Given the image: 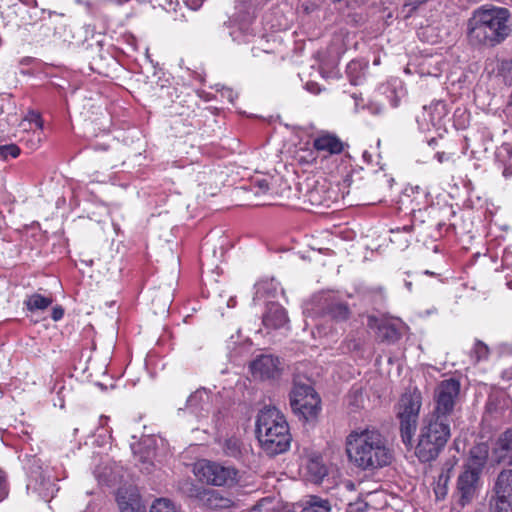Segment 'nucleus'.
I'll return each mask as SVG.
<instances>
[{"label":"nucleus","mask_w":512,"mask_h":512,"mask_svg":"<svg viewBox=\"0 0 512 512\" xmlns=\"http://www.w3.org/2000/svg\"><path fill=\"white\" fill-rule=\"evenodd\" d=\"M39 494L41 498L49 501L57 490L54 484V477L50 471H35L33 480L27 485Z\"/></svg>","instance_id":"obj_12"},{"label":"nucleus","mask_w":512,"mask_h":512,"mask_svg":"<svg viewBox=\"0 0 512 512\" xmlns=\"http://www.w3.org/2000/svg\"><path fill=\"white\" fill-rule=\"evenodd\" d=\"M488 512H512V501L492 496Z\"/></svg>","instance_id":"obj_26"},{"label":"nucleus","mask_w":512,"mask_h":512,"mask_svg":"<svg viewBox=\"0 0 512 512\" xmlns=\"http://www.w3.org/2000/svg\"><path fill=\"white\" fill-rule=\"evenodd\" d=\"M434 142H435V139H432V140L429 142V144H430V145H431V144H434Z\"/></svg>","instance_id":"obj_48"},{"label":"nucleus","mask_w":512,"mask_h":512,"mask_svg":"<svg viewBox=\"0 0 512 512\" xmlns=\"http://www.w3.org/2000/svg\"><path fill=\"white\" fill-rule=\"evenodd\" d=\"M171 304V298L166 295L163 299H160L159 305L156 306L155 313H166L169 310Z\"/></svg>","instance_id":"obj_33"},{"label":"nucleus","mask_w":512,"mask_h":512,"mask_svg":"<svg viewBox=\"0 0 512 512\" xmlns=\"http://www.w3.org/2000/svg\"><path fill=\"white\" fill-rule=\"evenodd\" d=\"M451 436L450 422H442L430 416L423 419L415 455L419 461L435 460L446 446Z\"/></svg>","instance_id":"obj_4"},{"label":"nucleus","mask_w":512,"mask_h":512,"mask_svg":"<svg viewBox=\"0 0 512 512\" xmlns=\"http://www.w3.org/2000/svg\"><path fill=\"white\" fill-rule=\"evenodd\" d=\"M223 452L229 457H238L241 454V442L236 437L228 438L224 441Z\"/></svg>","instance_id":"obj_25"},{"label":"nucleus","mask_w":512,"mask_h":512,"mask_svg":"<svg viewBox=\"0 0 512 512\" xmlns=\"http://www.w3.org/2000/svg\"><path fill=\"white\" fill-rule=\"evenodd\" d=\"M288 323L286 310L278 303H269L263 315V324L267 328L279 329Z\"/></svg>","instance_id":"obj_17"},{"label":"nucleus","mask_w":512,"mask_h":512,"mask_svg":"<svg viewBox=\"0 0 512 512\" xmlns=\"http://www.w3.org/2000/svg\"><path fill=\"white\" fill-rule=\"evenodd\" d=\"M479 478V472L467 468L458 476L457 493L462 506L466 505L474 498L479 487Z\"/></svg>","instance_id":"obj_10"},{"label":"nucleus","mask_w":512,"mask_h":512,"mask_svg":"<svg viewBox=\"0 0 512 512\" xmlns=\"http://www.w3.org/2000/svg\"><path fill=\"white\" fill-rule=\"evenodd\" d=\"M193 473L200 482L216 487H232L240 480L239 470L235 466L208 459L195 462Z\"/></svg>","instance_id":"obj_6"},{"label":"nucleus","mask_w":512,"mask_h":512,"mask_svg":"<svg viewBox=\"0 0 512 512\" xmlns=\"http://www.w3.org/2000/svg\"><path fill=\"white\" fill-rule=\"evenodd\" d=\"M255 432L261 448L269 456L282 454L290 447L291 434L288 423L275 407L260 410Z\"/></svg>","instance_id":"obj_3"},{"label":"nucleus","mask_w":512,"mask_h":512,"mask_svg":"<svg viewBox=\"0 0 512 512\" xmlns=\"http://www.w3.org/2000/svg\"><path fill=\"white\" fill-rule=\"evenodd\" d=\"M406 287L411 290V287H412V283L411 282H406Z\"/></svg>","instance_id":"obj_44"},{"label":"nucleus","mask_w":512,"mask_h":512,"mask_svg":"<svg viewBox=\"0 0 512 512\" xmlns=\"http://www.w3.org/2000/svg\"><path fill=\"white\" fill-rule=\"evenodd\" d=\"M225 93H226V96H227V98L229 99V101H230V102H233V101H234V97L236 96V95L234 94V92H233L231 89H227V90L225 91Z\"/></svg>","instance_id":"obj_42"},{"label":"nucleus","mask_w":512,"mask_h":512,"mask_svg":"<svg viewBox=\"0 0 512 512\" xmlns=\"http://www.w3.org/2000/svg\"><path fill=\"white\" fill-rule=\"evenodd\" d=\"M368 326L377 329V337L382 342L395 343L401 337L399 328L390 321H378L371 316L368 318Z\"/></svg>","instance_id":"obj_15"},{"label":"nucleus","mask_w":512,"mask_h":512,"mask_svg":"<svg viewBox=\"0 0 512 512\" xmlns=\"http://www.w3.org/2000/svg\"><path fill=\"white\" fill-rule=\"evenodd\" d=\"M392 106L393 107H397L398 106V99L393 100Z\"/></svg>","instance_id":"obj_43"},{"label":"nucleus","mask_w":512,"mask_h":512,"mask_svg":"<svg viewBox=\"0 0 512 512\" xmlns=\"http://www.w3.org/2000/svg\"><path fill=\"white\" fill-rule=\"evenodd\" d=\"M64 316V309L57 305L55 307H53L52 309V313H51V318L54 320V321H59L60 319H62Z\"/></svg>","instance_id":"obj_36"},{"label":"nucleus","mask_w":512,"mask_h":512,"mask_svg":"<svg viewBox=\"0 0 512 512\" xmlns=\"http://www.w3.org/2000/svg\"><path fill=\"white\" fill-rule=\"evenodd\" d=\"M8 494L5 475L0 471V501H2Z\"/></svg>","instance_id":"obj_35"},{"label":"nucleus","mask_w":512,"mask_h":512,"mask_svg":"<svg viewBox=\"0 0 512 512\" xmlns=\"http://www.w3.org/2000/svg\"><path fill=\"white\" fill-rule=\"evenodd\" d=\"M422 406V395L418 389L405 392L397 405L400 435L406 447L413 446V438L418 426L419 412Z\"/></svg>","instance_id":"obj_5"},{"label":"nucleus","mask_w":512,"mask_h":512,"mask_svg":"<svg viewBox=\"0 0 512 512\" xmlns=\"http://www.w3.org/2000/svg\"><path fill=\"white\" fill-rule=\"evenodd\" d=\"M422 4H424L422 0H406L404 7L408 9L409 14H412Z\"/></svg>","instance_id":"obj_34"},{"label":"nucleus","mask_w":512,"mask_h":512,"mask_svg":"<svg viewBox=\"0 0 512 512\" xmlns=\"http://www.w3.org/2000/svg\"><path fill=\"white\" fill-rule=\"evenodd\" d=\"M158 297V295H155V297L152 299V303L154 304V302L156 301V298Z\"/></svg>","instance_id":"obj_46"},{"label":"nucleus","mask_w":512,"mask_h":512,"mask_svg":"<svg viewBox=\"0 0 512 512\" xmlns=\"http://www.w3.org/2000/svg\"><path fill=\"white\" fill-rule=\"evenodd\" d=\"M313 147L318 152L337 155L343 152L345 144L337 135L321 132L313 139Z\"/></svg>","instance_id":"obj_13"},{"label":"nucleus","mask_w":512,"mask_h":512,"mask_svg":"<svg viewBox=\"0 0 512 512\" xmlns=\"http://www.w3.org/2000/svg\"><path fill=\"white\" fill-rule=\"evenodd\" d=\"M497 157L504 165V176H512V147L509 144H503L497 152Z\"/></svg>","instance_id":"obj_23"},{"label":"nucleus","mask_w":512,"mask_h":512,"mask_svg":"<svg viewBox=\"0 0 512 512\" xmlns=\"http://www.w3.org/2000/svg\"><path fill=\"white\" fill-rule=\"evenodd\" d=\"M52 302L53 299L51 296H43L39 293H34L27 297L25 305L31 312L44 311L52 304Z\"/></svg>","instance_id":"obj_20"},{"label":"nucleus","mask_w":512,"mask_h":512,"mask_svg":"<svg viewBox=\"0 0 512 512\" xmlns=\"http://www.w3.org/2000/svg\"><path fill=\"white\" fill-rule=\"evenodd\" d=\"M489 355V348L481 341H477L474 345V348L471 352V357L474 359L475 363H478L482 360H486Z\"/></svg>","instance_id":"obj_29"},{"label":"nucleus","mask_w":512,"mask_h":512,"mask_svg":"<svg viewBox=\"0 0 512 512\" xmlns=\"http://www.w3.org/2000/svg\"><path fill=\"white\" fill-rule=\"evenodd\" d=\"M492 455L496 463L512 465V429L498 437Z\"/></svg>","instance_id":"obj_14"},{"label":"nucleus","mask_w":512,"mask_h":512,"mask_svg":"<svg viewBox=\"0 0 512 512\" xmlns=\"http://www.w3.org/2000/svg\"><path fill=\"white\" fill-rule=\"evenodd\" d=\"M31 121H35L38 127H42V121L38 114L33 113L31 117Z\"/></svg>","instance_id":"obj_41"},{"label":"nucleus","mask_w":512,"mask_h":512,"mask_svg":"<svg viewBox=\"0 0 512 512\" xmlns=\"http://www.w3.org/2000/svg\"><path fill=\"white\" fill-rule=\"evenodd\" d=\"M425 274H427V275H434V273H433V272H431V271H429V270H426V271H425Z\"/></svg>","instance_id":"obj_45"},{"label":"nucleus","mask_w":512,"mask_h":512,"mask_svg":"<svg viewBox=\"0 0 512 512\" xmlns=\"http://www.w3.org/2000/svg\"><path fill=\"white\" fill-rule=\"evenodd\" d=\"M494 496L512 501V469L502 470L495 481Z\"/></svg>","instance_id":"obj_18"},{"label":"nucleus","mask_w":512,"mask_h":512,"mask_svg":"<svg viewBox=\"0 0 512 512\" xmlns=\"http://www.w3.org/2000/svg\"><path fill=\"white\" fill-rule=\"evenodd\" d=\"M204 0H186V4L193 10H197Z\"/></svg>","instance_id":"obj_38"},{"label":"nucleus","mask_w":512,"mask_h":512,"mask_svg":"<svg viewBox=\"0 0 512 512\" xmlns=\"http://www.w3.org/2000/svg\"><path fill=\"white\" fill-rule=\"evenodd\" d=\"M20 154V148L16 144H4L0 143V158L7 160L9 157L16 158Z\"/></svg>","instance_id":"obj_30"},{"label":"nucleus","mask_w":512,"mask_h":512,"mask_svg":"<svg viewBox=\"0 0 512 512\" xmlns=\"http://www.w3.org/2000/svg\"><path fill=\"white\" fill-rule=\"evenodd\" d=\"M150 512H178L175 505L168 499H156L150 509Z\"/></svg>","instance_id":"obj_27"},{"label":"nucleus","mask_w":512,"mask_h":512,"mask_svg":"<svg viewBox=\"0 0 512 512\" xmlns=\"http://www.w3.org/2000/svg\"><path fill=\"white\" fill-rule=\"evenodd\" d=\"M255 194H265L269 191V182L266 179L256 180L254 182Z\"/></svg>","instance_id":"obj_32"},{"label":"nucleus","mask_w":512,"mask_h":512,"mask_svg":"<svg viewBox=\"0 0 512 512\" xmlns=\"http://www.w3.org/2000/svg\"><path fill=\"white\" fill-rule=\"evenodd\" d=\"M290 405L295 415L305 422L317 419L321 400L315 390L306 384L295 383L290 393Z\"/></svg>","instance_id":"obj_8"},{"label":"nucleus","mask_w":512,"mask_h":512,"mask_svg":"<svg viewBox=\"0 0 512 512\" xmlns=\"http://www.w3.org/2000/svg\"><path fill=\"white\" fill-rule=\"evenodd\" d=\"M321 192H324L323 186L314 187L313 189L307 192L306 197L307 200L311 203V205L320 206L326 203V198L321 194Z\"/></svg>","instance_id":"obj_28"},{"label":"nucleus","mask_w":512,"mask_h":512,"mask_svg":"<svg viewBox=\"0 0 512 512\" xmlns=\"http://www.w3.org/2000/svg\"><path fill=\"white\" fill-rule=\"evenodd\" d=\"M488 453L489 448L485 443H480L473 446L470 450V457L466 468L473 469L474 471L481 473L487 462Z\"/></svg>","instance_id":"obj_19"},{"label":"nucleus","mask_w":512,"mask_h":512,"mask_svg":"<svg viewBox=\"0 0 512 512\" xmlns=\"http://www.w3.org/2000/svg\"><path fill=\"white\" fill-rule=\"evenodd\" d=\"M353 65H356V64H355V63H350V64H349V66H348V68H349V69H350V68H352V66H353Z\"/></svg>","instance_id":"obj_47"},{"label":"nucleus","mask_w":512,"mask_h":512,"mask_svg":"<svg viewBox=\"0 0 512 512\" xmlns=\"http://www.w3.org/2000/svg\"><path fill=\"white\" fill-rule=\"evenodd\" d=\"M280 360L273 355H260L250 364V370L255 378L261 380L274 379L280 375Z\"/></svg>","instance_id":"obj_9"},{"label":"nucleus","mask_w":512,"mask_h":512,"mask_svg":"<svg viewBox=\"0 0 512 512\" xmlns=\"http://www.w3.org/2000/svg\"><path fill=\"white\" fill-rule=\"evenodd\" d=\"M2 113H3V109H2V108H0V115H1Z\"/></svg>","instance_id":"obj_49"},{"label":"nucleus","mask_w":512,"mask_h":512,"mask_svg":"<svg viewBox=\"0 0 512 512\" xmlns=\"http://www.w3.org/2000/svg\"><path fill=\"white\" fill-rule=\"evenodd\" d=\"M34 61L32 57H23L19 60V65L28 66Z\"/></svg>","instance_id":"obj_40"},{"label":"nucleus","mask_w":512,"mask_h":512,"mask_svg":"<svg viewBox=\"0 0 512 512\" xmlns=\"http://www.w3.org/2000/svg\"><path fill=\"white\" fill-rule=\"evenodd\" d=\"M328 314L335 320L343 321L348 319L350 310L345 303H333L328 307Z\"/></svg>","instance_id":"obj_24"},{"label":"nucleus","mask_w":512,"mask_h":512,"mask_svg":"<svg viewBox=\"0 0 512 512\" xmlns=\"http://www.w3.org/2000/svg\"><path fill=\"white\" fill-rule=\"evenodd\" d=\"M368 109L370 110V112L372 114L378 115V114L382 113L384 107L382 105L377 104V103H371L368 106Z\"/></svg>","instance_id":"obj_37"},{"label":"nucleus","mask_w":512,"mask_h":512,"mask_svg":"<svg viewBox=\"0 0 512 512\" xmlns=\"http://www.w3.org/2000/svg\"><path fill=\"white\" fill-rule=\"evenodd\" d=\"M461 384L455 378L442 380L434 391V409L428 416L442 422H450L460 401Z\"/></svg>","instance_id":"obj_7"},{"label":"nucleus","mask_w":512,"mask_h":512,"mask_svg":"<svg viewBox=\"0 0 512 512\" xmlns=\"http://www.w3.org/2000/svg\"><path fill=\"white\" fill-rule=\"evenodd\" d=\"M511 33L510 12L504 7L486 4L475 9L467 21V36L472 44L494 46Z\"/></svg>","instance_id":"obj_2"},{"label":"nucleus","mask_w":512,"mask_h":512,"mask_svg":"<svg viewBox=\"0 0 512 512\" xmlns=\"http://www.w3.org/2000/svg\"><path fill=\"white\" fill-rule=\"evenodd\" d=\"M307 504L308 506L302 509L303 512H318L316 508H323L329 510L328 501L322 500L318 497H311Z\"/></svg>","instance_id":"obj_31"},{"label":"nucleus","mask_w":512,"mask_h":512,"mask_svg":"<svg viewBox=\"0 0 512 512\" xmlns=\"http://www.w3.org/2000/svg\"><path fill=\"white\" fill-rule=\"evenodd\" d=\"M435 158L439 163H443L445 161H448L450 159V156L447 155L445 152H437L435 154Z\"/></svg>","instance_id":"obj_39"},{"label":"nucleus","mask_w":512,"mask_h":512,"mask_svg":"<svg viewBox=\"0 0 512 512\" xmlns=\"http://www.w3.org/2000/svg\"><path fill=\"white\" fill-rule=\"evenodd\" d=\"M345 444L349 461L363 471L373 472L392 463L393 452L386 438L374 428L350 432Z\"/></svg>","instance_id":"obj_1"},{"label":"nucleus","mask_w":512,"mask_h":512,"mask_svg":"<svg viewBox=\"0 0 512 512\" xmlns=\"http://www.w3.org/2000/svg\"><path fill=\"white\" fill-rule=\"evenodd\" d=\"M430 116V122L436 126L447 115L446 104L443 101L432 103L429 107H424Z\"/></svg>","instance_id":"obj_21"},{"label":"nucleus","mask_w":512,"mask_h":512,"mask_svg":"<svg viewBox=\"0 0 512 512\" xmlns=\"http://www.w3.org/2000/svg\"><path fill=\"white\" fill-rule=\"evenodd\" d=\"M424 3L427 2L428 0H422Z\"/></svg>","instance_id":"obj_50"},{"label":"nucleus","mask_w":512,"mask_h":512,"mask_svg":"<svg viewBox=\"0 0 512 512\" xmlns=\"http://www.w3.org/2000/svg\"><path fill=\"white\" fill-rule=\"evenodd\" d=\"M307 471L315 482L320 481L327 474V469L320 458H311L307 463Z\"/></svg>","instance_id":"obj_22"},{"label":"nucleus","mask_w":512,"mask_h":512,"mask_svg":"<svg viewBox=\"0 0 512 512\" xmlns=\"http://www.w3.org/2000/svg\"><path fill=\"white\" fill-rule=\"evenodd\" d=\"M117 503L121 512H145L141 497L135 490H120Z\"/></svg>","instance_id":"obj_16"},{"label":"nucleus","mask_w":512,"mask_h":512,"mask_svg":"<svg viewBox=\"0 0 512 512\" xmlns=\"http://www.w3.org/2000/svg\"><path fill=\"white\" fill-rule=\"evenodd\" d=\"M193 496L199 503L209 509H225L233 505V501L219 491L207 488H195Z\"/></svg>","instance_id":"obj_11"}]
</instances>
